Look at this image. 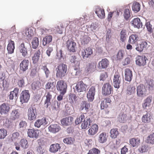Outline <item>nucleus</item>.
Returning a JSON list of instances; mask_svg holds the SVG:
<instances>
[{
    "instance_id": "f257e3e1",
    "label": "nucleus",
    "mask_w": 154,
    "mask_h": 154,
    "mask_svg": "<svg viewBox=\"0 0 154 154\" xmlns=\"http://www.w3.org/2000/svg\"><path fill=\"white\" fill-rule=\"evenodd\" d=\"M67 66L63 63L60 64L56 68V76L57 78L62 79L67 74Z\"/></svg>"
},
{
    "instance_id": "f03ea898",
    "label": "nucleus",
    "mask_w": 154,
    "mask_h": 154,
    "mask_svg": "<svg viewBox=\"0 0 154 154\" xmlns=\"http://www.w3.org/2000/svg\"><path fill=\"white\" fill-rule=\"evenodd\" d=\"M122 82V78L120 73L117 70L115 72L113 78V84L115 88H119Z\"/></svg>"
},
{
    "instance_id": "7ed1b4c3",
    "label": "nucleus",
    "mask_w": 154,
    "mask_h": 154,
    "mask_svg": "<svg viewBox=\"0 0 154 154\" xmlns=\"http://www.w3.org/2000/svg\"><path fill=\"white\" fill-rule=\"evenodd\" d=\"M113 92L112 87L109 83L104 84L102 88V94L105 96L110 95Z\"/></svg>"
},
{
    "instance_id": "20e7f679",
    "label": "nucleus",
    "mask_w": 154,
    "mask_h": 154,
    "mask_svg": "<svg viewBox=\"0 0 154 154\" xmlns=\"http://www.w3.org/2000/svg\"><path fill=\"white\" fill-rule=\"evenodd\" d=\"M56 88L60 93H65L67 89V85L63 80H59L57 82Z\"/></svg>"
},
{
    "instance_id": "39448f33",
    "label": "nucleus",
    "mask_w": 154,
    "mask_h": 154,
    "mask_svg": "<svg viewBox=\"0 0 154 154\" xmlns=\"http://www.w3.org/2000/svg\"><path fill=\"white\" fill-rule=\"evenodd\" d=\"M28 119L30 121L35 120L37 116L36 108L35 107H30L28 111Z\"/></svg>"
},
{
    "instance_id": "423d86ee",
    "label": "nucleus",
    "mask_w": 154,
    "mask_h": 154,
    "mask_svg": "<svg viewBox=\"0 0 154 154\" xmlns=\"http://www.w3.org/2000/svg\"><path fill=\"white\" fill-rule=\"evenodd\" d=\"M30 94L28 90L23 91L20 95V99L21 102L22 103H27L30 98Z\"/></svg>"
},
{
    "instance_id": "0eeeda50",
    "label": "nucleus",
    "mask_w": 154,
    "mask_h": 154,
    "mask_svg": "<svg viewBox=\"0 0 154 154\" xmlns=\"http://www.w3.org/2000/svg\"><path fill=\"white\" fill-rule=\"evenodd\" d=\"M137 96L140 97H143L146 95V89L145 86L143 84H140L137 86Z\"/></svg>"
},
{
    "instance_id": "6e6552de",
    "label": "nucleus",
    "mask_w": 154,
    "mask_h": 154,
    "mask_svg": "<svg viewBox=\"0 0 154 154\" xmlns=\"http://www.w3.org/2000/svg\"><path fill=\"white\" fill-rule=\"evenodd\" d=\"M53 91H48L46 92L45 95L46 97V99L45 101V107L48 108L49 105L51 104V100L52 99V94L54 93Z\"/></svg>"
},
{
    "instance_id": "1a4fd4ad",
    "label": "nucleus",
    "mask_w": 154,
    "mask_h": 154,
    "mask_svg": "<svg viewBox=\"0 0 154 154\" xmlns=\"http://www.w3.org/2000/svg\"><path fill=\"white\" fill-rule=\"evenodd\" d=\"M109 61L106 58L102 59L98 63L97 65L98 68L100 70L106 69L109 66Z\"/></svg>"
},
{
    "instance_id": "9d476101",
    "label": "nucleus",
    "mask_w": 154,
    "mask_h": 154,
    "mask_svg": "<svg viewBox=\"0 0 154 154\" xmlns=\"http://www.w3.org/2000/svg\"><path fill=\"white\" fill-rule=\"evenodd\" d=\"M146 57L143 56H138L136 58V64L139 66H144L146 64Z\"/></svg>"
},
{
    "instance_id": "9b49d317",
    "label": "nucleus",
    "mask_w": 154,
    "mask_h": 154,
    "mask_svg": "<svg viewBox=\"0 0 154 154\" xmlns=\"http://www.w3.org/2000/svg\"><path fill=\"white\" fill-rule=\"evenodd\" d=\"M87 85L85 84L82 81L78 82L75 86V89L78 92H82L86 91Z\"/></svg>"
},
{
    "instance_id": "f8f14e48",
    "label": "nucleus",
    "mask_w": 154,
    "mask_h": 154,
    "mask_svg": "<svg viewBox=\"0 0 154 154\" xmlns=\"http://www.w3.org/2000/svg\"><path fill=\"white\" fill-rule=\"evenodd\" d=\"M9 105L6 103H4L0 105V113L2 115H6L10 111Z\"/></svg>"
},
{
    "instance_id": "ddd939ff",
    "label": "nucleus",
    "mask_w": 154,
    "mask_h": 154,
    "mask_svg": "<svg viewBox=\"0 0 154 154\" xmlns=\"http://www.w3.org/2000/svg\"><path fill=\"white\" fill-rule=\"evenodd\" d=\"M93 51L90 47H88L85 49H83L81 51V55L83 59H86L89 57L93 54Z\"/></svg>"
},
{
    "instance_id": "4468645a",
    "label": "nucleus",
    "mask_w": 154,
    "mask_h": 154,
    "mask_svg": "<svg viewBox=\"0 0 154 154\" xmlns=\"http://www.w3.org/2000/svg\"><path fill=\"white\" fill-rule=\"evenodd\" d=\"M98 130V127L97 125L94 124L90 127L88 131V134L89 136H94L97 133Z\"/></svg>"
},
{
    "instance_id": "2eb2a0df",
    "label": "nucleus",
    "mask_w": 154,
    "mask_h": 154,
    "mask_svg": "<svg viewBox=\"0 0 154 154\" xmlns=\"http://www.w3.org/2000/svg\"><path fill=\"white\" fill-rule=\"evenodd\" d=\"M73 121V118L69 116L62 119L61 120V123L62 125L66 126L71 125Z\"/></svg>"
},
{
    "instance_id": "dca6fc26",
    "label": "nucleus",
    "mask_w": 154,
    "mask_h": 154,
    "mask_svg": "<svg viewBox=\"0 0 154 154\" xmlns=\"http://www.w3.org/2000/svg\"><path fill=\"white\" fill-rule=\"evenodd\" d=\"M66 46L70 52L75 51L76 43L73 40H68L66 42Z\"/></svg>"
},
{
    "instance_id": "f3484780",
    "label": "nucleus",
    "mask_w": 154,
    "mask_h": 154,
    "mask_svg": "<svg viewBox=\"0 0 154 154\" xmlns=\"http://www.w3.org/2000/svg\"><path fill=\"white\" fill-rule=\"evenodd\" d=\"M149 45L147 43L146 41L142 42L141 44L137 45V47L135 48L136 50L139 52H141L143 51V50H145L148 48Z\"/></svg>"
},
{
    "instance_id": "a211bd4d",
    "label": "nucleus",
    "mask_w": 154,
    "mask_h": 154,
    "mask_svg": "<svg viewBox=\"0 0 154 154\" xmlns=\"http://www.w3.org/2000/svg\"><path fill=\"white\" fill-rule=\"evenodd\" d=\"M28 136L30 137L37 138L39 136V132L38 130L34 129H29L27 132Z\"/></svg>"
},
{
    "instance_id": "6ab92c4d",
    "label": "nucleus",
    "mask_w": 154,
    "mask_h": 154,
    "mask_svg": "<svg viewBox=\"0 0 154 154\" xmlns=\"http://www.w3.org/2000/svg\"><path fill=\"white\" fill-rule=\"evenodd\" d=\"M48 124V122L45 118L44 117L41 119H38L35 122L34 126L38 128H40L41 125L45 126Z\"/></svg>"
},
{
    "instance_id": "aec40b11",
    "label": "nucleus",
    "mask_w": 154,
    "mask_h": 154,
    "mask_svg": "<svg viewBox=\"0 0 154 154\" xmlns=\"http://www.w3.org/2000/svg\"><path fill=\"white\" fill-rule=\"evenodd\" d=\"M86 119H84V120L82 121L81 124V127L82 130L87 129L90 125L91 123L92 122L90 118L86 117Z\"/></svg>"
},
{
    "instance_id": "412c9836",
    "label": "nucleus",
    "mask_w": 154,
    "mask_h": 154,
    "mask_svg": "<svg viewBox=\"0 0 154 154\" xmlns=\"http://www.w3.org/2000/svg\"><path fill=\"white\" fill-rule=\"evenodd\" d=\"M90 108V105L86 101H84L82 102L80 108V110L81 111H83V113L86 114L88 112Z\"/></svg>"
},
{
    "instance_id": "4be33fe9",
    "label": "nucleus",
    "mask_w": 154,
    "mask_h": 154,
    "mask_svg": "<svg viewBox=\"0 0 154 154\" xmlns=\"http://www.w3.org/2000/svg\"><path fill=\"white\" fill-rule=\"evenodd\" d=\"M95 88L94 87L92 86L89 89L87 94L88 100L90 102L92 101L94 99Z\"/></svg>"
},
{
    "instance_id": "5701e85b",
    "label": "nucleus",
    "mask_w": 154,
    "mask_h": 154,
    "mask_svg": "<svg viewBox=\"0 0 154 154\" xmlns=\"http://www.w3.org/2000/svg\"><path fill=\"white\" fill-rule=\"evenodd\" d=\"M111 100L109 98H106L102 100L100 104V108L101 109H104L107 108L110 105Z\"/></svg>"
},
{
    "instance_id": "b1692460",
    "label": "nucleus",
    "mask_w": 154,
    "mask_h": 154,
    "mask_svg": "<svg viewBox=\"0 0 154 154\" xmlns=\"http://www.w3.org/2000/svg\"><path fill=\"white\" fill-rule=\"evenodd\" d=\"M48 130L50 132L55 133L61 130V128L58 124H51L48 127Z\"/></svg>"
},
{
    "instance_id": "393cba45",
    "label": "nucleus",
    "mask_w": 154,
    "mask_h": 154,
    "mask_svg": "<svg viewBox=\"0 0 154 154\" xmlns=\"http://www.w3.org/2000/svg\"><path fill=\"white\" fill-rule=\"evenodd\" d=\"M139 40V37L138 35L132 34L129 37L128 42L131 44H135L137 43Z\"/></svg>"
},
{
    "instance_id": "a878e982",
    "label": "nucleus",
    "mask_w": 154,
    "mask_h": 154,
    "mask_svg": "<svg viewBox=\"0 0 154 154\" xmlns=\"http://www.w3.org/2000/svg\"><path fill=\"white\" fill-rule=\"evenodd\" d=\"M129 142L130 144L133 147H137L140 144V140L139 138L134 137L130 139Z\"/></svg>"
},
{
    "instance_id": "bb28decb",
    "label": "nucleus",
    "mask_w": 154,
    "mask_h": 154,
    "mask_svg": "<svg viewBox=\"0 0 154 154\" xmlns=\"http://www.w3.org/2000/svg\"><path fill=\"white\" fill-rule=\"evenodd\" d=\"M132 26L134 28L139 29L142 26V23L141 22L140 19L138 18H134L131 22Z\"/></svg>"
},
{
    "instance_id": "cd10ccee",
    "label": "nucleus",
    "mask_w": 154,
    "mask_h": 154,
    "mask_svg": "<svg viewBox=\"0 0 154 154\" xmlns=\"http://www.w3.org/2000/svg\"><path fill=\"white\" fill-rule=\"evenodd\" d=\"M95 13L99 18L103 19L105 17V13L104 9L97 7L96 8Z\"/></svg>"
},
{
    "instance_id": "c85d7f7f",
    "label": "nucleus",
    "mask_w": 154,
    "mask_h": 154,
    "mask_svg": "<svg viewBox=\"0 0 154 154\" xmlns=\"http://www.w3.org/2000/svg\"><path fill=\"white\" fill-rule=\"evenodd\" d=\"M108 137V136L105 132H102L98 136V141L100 143H104L107 141Z\"/></svg>"
},
{
    "instance_id": "c756f323",
    "label": "nucleus",
    "mask_w": 154,
    "mask_h": 154,
    "mask_svg": "<svg viewBox=\"0 0 154 154\" xmlns=\"http://www.w3.org/2000/svg\"><path fill=\"white\" fill-rule=\"evenodd\" d=\"M41 51L40 49L35 51L33 56L32 57V60L33 63L35 64L38 63L39 60Z\"/></svg>"
},
{
    "instance_id": "7c9ffc66",
    "label": "nucleus",
    "mask_w": 154,
    "mask_h": 154,
    "mask_svg": "<svg viewBox=\"0 0 154 154\" xmlns=\"http://www.w3.org/2000/svg\"><path fill=\"white\" fill-rule=\"evenodd\" d=\"M29 61L28 60L24 59L20 63V69L23 72L26 71L28 69Z\"/></svg>"
},
{
    "instance_id": "2f4dec72",
    "label": "nucleus",
    "mask_w": 154,
    "mask_h": 154,
    "mask_svg": "<svg viewBox=\"0 0 154 154\" xmlns=\"http://www.w3.org/2000/svg\"><path fill=\"white\" fill-rule=\"evenodd\" d=\"M20 115V112L18 109L13 110L11 114V118L12 120H15L19 118Z\"/></svg>"
},
{
    "instance_id": "473e14b6",
    "label": "nucleus",
    "mask_w": 154,
    "mask_h": 154,
    "mask_svg": "<svg viewBox=\"0 0 154 154\" xmlns=\"http://www.w3.org/2000/svg\"><path fill=\"white\" fill-rule=\"evenodd\" d=\"M125 79L128 81L130 82L132 77V72L129 69H126L125 70Z\"/></svg>"
},
{
    "instance_id": "72a5a7b5",
    "label": "nucleus",
    "mask_w": 154,
    "mask_h": 154,
    "mask_svg": "<svg viewBox=\"0 0 154 154\" xmlns=\"http://www.w3.org/2000/svg\"><path fill=\"white\" fill-rule=\"evenodd\" d=\"M152 99V97H148L144 100V102L142 104V107L143 109H146L147 107H149L150 106Z\"/></svg>"
},
{
    "instance_id": "f704fd0d",
    "label": "nucleus",
    "mask_w": 154,
    "mask_h": 154,
    "mask_svg": "<svg viewBox=\"0 0 154 154\" xmlns=\"http://www.w3.org/2000/svg\"><path fill=\"white\" fill-rule=\"evenodd\" d=\"M146 85L149 91H152L154 90V81L152 79H149L146 81Z\"/></svg>"
},
{
    "instance_id": "c9c22d12",
    "label": "nucleus",
    "mask_w": 154,
    "mask_h": 154,
    "mask_svg": "<svg viewBox=\"0 0 154 154\" xmlns=\"http://www.w3.org/2000/svg\"><path fill=\"white\" fill-rule=\"evenodd\" d=\"M151 115L148 113H147L142 116L141 119L143 122L149 123L151 122Z\"/></svg>"
},
{
    "instance_id": "e433bc0d",
    "label": "nucleus",
    "mask_w": 154,
    "mask_h": 154,
    "mask_svg": "<svg viewBox=\"0 0 154 154\" xmlns=\"http://www.w3.org/2000/svg\"><path fill=\"white\" fill-rule=\"evenodd\" d=\"M136 91V88L133 85H129L127 87L126 90L127 94L131 95L135 94Z\"/></svg>"
},
{
    "instance_id": "4c0bfd02",
    "label": "nucleus",
    "mask_w": 154,
    "mask_h": 154,
    "mask_svg": "<svg viewBox=\"0 0 154 154\" xmlns=\"http://www.w3.org/2000/svg\"><path fill=\"white\" fill-rule=\"evenodd\" d=\"M77 99V96L75 94L71 93L69 94V101L72 105H73L74 104V102H75L76 101Z\"/></svg>"
},
{
    "instance_id": "58836bf2",
    "label": "nucleus",
    "mask_w": 154,
    "mask_h": 154,
    "mask_svg": "<svg viewBox=\"0 0 154 154\" xmlns=\"http://www.w3.org/2000/svg\"><path fill=\"white\" fill-rule=\"evenodd\" d=\"M19 89L17 88H14L13 91L10 92V94L9 97L10 100H13L15 98V99L17 97L18 94L19 93Z\"/></svg>"
},
{
    "instance_id": "ea45409f",
    "label": "nucleus",
    "mask_w": 154,
    "mask_h": 154,
    "mask_svg": "<svg viewBox=\"0 0 154 154\" xmlns=\"http://www.w3.org/2000/svg\"><path fill=\"white\" fill-rule=\"evenodd\" d=\"M41 84L38 81L33 82L31 85L32 89L33 91H38L41 88Z\"/></svg>"
},
{
    "instance_id": "a19ab883",
    "label": "nucleus",
    "mask_w": 154,
    "mask_h": 154,
    "mask_svg": "<svg viewBox=\"0 0 154 154\" xmlns=\"http://www.w3.org/2000/svg\"><path fill=\"white\" fill-rule=\"evenodd\" d=\"M60 148L59 144L58 143L52 144L50 146L49 151L51 152L55 153L57 152Z\"/></svg>"
},
{
    "instance_id": "79ce46f5",
    "label": "nucleus",
    "mask_w": 154,
    "mask_h": 154,
    "mask_svg": "<svg viewBox=\"0 0 154 154\" xmlns=\"http://www.w3.org/2000/svg\"><path fill=\"white\" fill-rule=\"evenodd\" d=\"M7 49L9 53L12 54L13 53L14 49V43L13 41L11 40L9 42Z\"/></svg>"
},
{
    "instance_id": "37998d69",
    "label": "nucleus",
    "mask_w": 154,
    "mask_h": 154,
    "mask_svg": "<svg viewBox=\"0 0 154 154\" xmlns=\"http://www.w3.org/2000/svg\"><path fill=\"white\" fill-rule=\"evenodd\" d=\"M146 142L148 144H154V133L150 134L147 137Z\"/></svg>"
},
{
    "instance_id": "c03bdc74",
    "label": "nucleus",
    "mask_w": 154,
    "mask_h": 154,
    "mask_svg": "<svg viewBox=\"0 0 154 154\" xmlns=\"http://www.w3.org/2000/svg\"><path fill=\"white\" fill-rule=\"evenodd\" d=\"M118 120L121 123L126 122L127 120V116L126 114L124 113H120L118 116Z\"/></svg>"
},
{
    "instance_id": "a18cd8bd",
    "label": "nucleus",
    "mask_w": 154,
    "mask_h": 154,
    "mask_svg": "<svg viewBox=\"0 0 154 154\" xmlns=\"http://www.w3.org/2000/svg\"><path fill=\"white\" fill-rule=\"evenodd\" d=\"M110 133V137L112 138H116L119 134V132L117 129L113 128L111 130Z\"/></svg>"
},
{
    "instance_id": "49530a36",
    "label": "nucleus",
    "mask_w": 154,
    "mask_h": 154,
    "mask_svg": "<svg viewBox=\"0 0 154 154\" xmlns=\"http://www.w3.org/2000/svg\"><path fill=\"white\" fill-rule=\"evenodd\" d=\"M52 40V37L51 35L46 36L43 38L42 40L43 45H45L47 44H48L51 42Z\"/></svg>"
},
{
    "instance_id": "de8ad7c7",
    "label": "nucleus",
    "mask_w": 154,
    "mask_h": 154,
    "mask_svg": "<svg viewBox=\"0 0 154 154\" xmlns=\"http://www.w3.org/2000/svg\"><path fill=\"white\" fill-rule=\"evenodd\" d=\"M70 62L73 63L74 65L76 66H79L80 62L77 60L76 57L75 56H71L69 57Z\"/></svg>"
},
{
    "instance_id": "09e8293b",
    "label": "nucleus",
    "mask_w": 154,
    "mask_h": 154,
    "mask_svg": "<svg viewBox=\"0 0 154 154\" xmlns=\"http://www.w3.org/2000/svg\"><path fill=\"white\" fill-rule=\"evenodd\" d=\"M125 52L124 50H119L116 55V58L117 60H121L122 59L125 55Z\"/></svg>"
},
{
    "instance_id": "8fccbe9b",
    "label": "nucleus",
    "mask_w": 154,
    "mask_h": 154,
    "mask_svg": "<svg viewBox=\"0 0 154 154\" xmlns=\"http://www.w3.org/2000/svg\"><path fill=\"white\" fill-rule=\"evenodd\" d=\"M132 8L133 11L135 12H137L139 11L140 10V5L138 2H134L133 3Z\"/></svg>"
},
{
    "instance_id": "3c124183",
    "label": "nucleus",
    "mask_w": 154,
    "mask_h": 154,
    "mask_svg": "<svg viewBox=\"0 0 154 154\" xmlns=\"http://www.w3.org/2000/svg\"><path fill=\"white\" fill-rule=\"evenodd\" d=\"M20 144L21 147L24 149H26L28 147V142L25 139L23 138L21 140Z\"/></svg>"
},
{
    "instance_id": "603ef678",
    "label": "nucleus",
    "mask_w": 154,
    "mask_h": 154,
    "mask_svg": "<svg viewBox=\"0 0 154 154\" xmlns=\"http://www.w3.org/2000/svg\"><path fill=\"white\" fill-rule=\"evenodd\" d=\"M23 32L25 35L28 37H30L33 35V31L31 29L26 28Z\"/></svg>"
},
{
    "instance_id": "864d4df0",
    "label": "nucleus",
    "mask_w": 154,
    "mask_h": 154,
    "mask_svg": "<svg viewBox=\"0 0 154 154\" xmlns=\"http://www.w3.org/2000/svg\"><path fill=\"white\" fill-rule=\"evenodd\" d=\"M32 48L34 49H36L38 47L39 44L38 39L37 37L33 38L32 42Z\"/></svg>"
},
{
    "instance_id": "5fc2aeb1",
    "label": "nucleus",
    "mask_w": 154,
    "mask_h": 154,
    "mask_svg": "<svg viewBox=\"0 0 154 154\" xmlns=\"http://www.w3.org/2000/svg\"><path fill=\"white\" fill-rule=\"evenodd\" d=\"M120 40L122 42H124L126 39L127 36L126 30L125 29L122 30L120 33Z\"/></svg>"
},
{
    "instance_id": "6e6d98bb",
    "label": "nucleus",
    "mask_w": 154,
    "mask_h": 154,
    "mask_svg": "<svg viewBox=\"0 0 154 154\" xmlns=\"http://www.w3.org/2000/svg\"><path fill=\"white\" fill-rule=\"evenodd\" d=\"M95 66V64L94 63H89L87 65L86 70L88 72H91L94 69Z\"/></svg>"
},
{
    "instance_id": "4d7b16f0",
    "label": "nucleus",
    "mask_w": 154,
    "mask_h": 154,
    "mask_svg": "<svg viewBox=\"0 0 154 154\" xmlns=\"http://www.w3.org/2000/svg\"><path fill=\"white\" fill-rule=\"evenodd\" d=\"M7 131L4 128L0 129V139H3L7 135Z\"/></svg>"
},
{
    "instance_id": "13d9d810",
    "label": "nucleus",
    "mask_w": 154,
    "mask_h": 154,
    "mask_svg": "<svg viewBox=\"0 0 154 154\" xmlns=\"http://www.w3.org/2000/svg\"><path fill=\"white\" fill-rule=\"evenodd\" d=\"M85 119V116L84 114L81 115L79 117H77L75 120V123L76 125H78L81 122H82L83 120Z\"/></svg>"
},
{
    "instance_id": "bf43d9fd",
    "label": "nucleus",
    "mask_w": 154,
    "mask_h": 154,
    "mask_svg": "<svg viewBox=\"0 0 154 154\" xmlns=\"http://www.w3.org/2000/svg\"><path fill=\"white\" fill-rule=\"evenodd\" d=\"M100 151L95 148H94L90 150L87 154H99L100 153Z\"/></svg>"
},
{
    "instance_id": "052dcab7",
    "label": "nucleus",
    "mask_w": 154,
    "mask_h": 154,
    "mask_svg": "<svg viewBox=\"0 0 154 154\" xmlns=\"http://www.w3.org/2000/svg\"><path fill=\"white\" fill-rule=\"evenodd\" d=\"M145 25L149 33L151 34L153 33V32L152 28V25L150 24V22H146Z\"/></svg>"
},
{
    "instance_id": "680f3d73",
    "label": "nucleus",
    "mask_w": 154,
    "mask_h": 154,
    "mask_svg": "<svg viewBox=\"0 0 154 154\" xmlns=\"http://www.w3.org/2000/svg\"><path fill=\"white\" fill-rule=\"evenodd\" d=\"M54 82H48L45 85V88L46 90H50L52 89L54 85Z\"/></svg>"
},
{
    "instance_id": "e2e57ef3",
    "label": "nucleus",
    "mask_w": 154,
    "mask_h": 154,
    "mask_svg": "<svg viewBox=\"0 0 154 154\" xmlns=\"http://www.w3.org/2000/svg\"><path fill=\"white\" fill-rule=\"evenodd\" d=\"M124 17L126 20L128 19L130 16V13L129 9H126L124 11Z\"/></svg>"
},
{
    "instance_id": "0e129e2a",
    "label": "nucleus",
    "mask_w": 154,
    "mask_h": 154,
    "mask_svg": "<svg viewBox=\"0 0 154 154\" xmlns=\"http://www.w3.org/2000/svg\"><path fill=\"white\" fill-rule=\"evenodd\" d=\"M91 40V38L87 36H85L83 37L82 39V42L84 44H88Z\"/></svg>"
},
{
    "instance_id": "69168bd1",
    "label": "nucleus",
    "mask_w": 154,
    "mask_h": 154,
    "mask_svg": "<svg viewBox=\"0 0 154 154\" xmlns=\"http://www.w3.org/2000/svg\"><path fill=\"white\" fill-rule=\"evenodd\" d=\"M42 69L45 72L46 77L47 78H48L49 76V74L50 73V72L47 67L46 65H45L44 66H42Z\"/></svg>"
},
{
    "instance_id": "338daca9",
    "label": "nucleus",
    "mask_w": 154,
    "mask_h": 154,
    "mask_svg": "<svg viewBox=\"0 0 154 154\" xmlns=\"http://www.w3.org/2000/svg\"><path fill=\"white\" fill-rule=\"evenodd\" d=\"M63 142L67 144H71L73 142V139L71 137H66L63 139Z\"/></svg>"
},
{
    "instance_id": "774afa93",
    "label": "nucleus",
    "mask_w": 154,
    "mask_h": 154,
    "mask_svg": "<svg viewBox=\"0 0 154 154\" xmlns=\"http://www.w3.org/2000/svg\"><path fill=\"white\" fill-rule=\"evenodd\" d=\"M108 77L107 73L104 72L101 73L100 76V80L104 81Z\"/></svg>"
}]
</instances>
